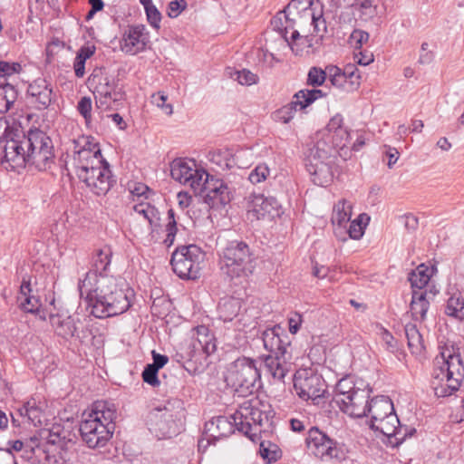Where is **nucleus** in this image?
Segmentation results:
<instances>
[{
  "instance_id": "obj_29",
  "label": "nucleus",
  "mask_w": 464,
  "mask_h": 464,
  "mask_svg": "<svg viewBox=\"0 0 464 464\" xmlns=\"http://www.w3.org/2000/svg\"><path fill=\"white\" fill-rule=\"evenodd\" d=\"M125 100V92L122 88L109 92L95 100V107L100 121L103 120V113L111 111H117Z\"/></svg>"
},
{
  "instance_id": "obj_59",
  "label": "nucleus",
  "mask_w": 464,
  "mask_h": 464,
  "mask_svg": "<svg viewBox=\"0 0 464 464\" xmlns=\"http://www.w3.org/2000/svg\"><path fill=\"white\" fill-rule=\"evenodd\" d=\"M145 13L149 24L156 30H159L160 28V22L162 18L160 12L155 5H153L145 10Z\"/></svg>"
},
{
  "instance_id": "obj_14",
  "label": "nucleus",
  "mask_w": 464,
  "mask_h": 464,
  "mask_svg": "<svg viewBox=\"0 0 464 464\" xmlns=\"http://www.w3.org/2000/svg\"><path fill=\"white\" fill-rule=\"evenodd\" d=\"M114 425L104 424L97 417V413H89L80 424L82 440L91 449L103 447L111 438Z\"/></svg>"
},
{
  "instance_id": "obj_20",
  "label": "nucleus",
  "mask_w": 464,
  "mask_h": 464,
  "mask_svg": "<svg viewBox=\"0 0 464 464\" xmlns=\"http://www.w3.org/2000/svg\"><path fill=\"white\" fill-rule=\"evenodd\" d=\"M77 177L97 196L106 195L114 183L109 165L90 171L83 170Z\"/></svg>"
},
{
  "instance_id": "obj_54",
  "label": "nucleus",
  "mask_w": 464,
  "mask_h": 464,
  "mask_svg": "<svg viewBox=\"0 0 464 464\" xmlns=\"http://www.w3.org/2000/svg\"><path fill=\"white\" fill-rule=\"evenodd\" d=\"M270 174V170L266 164H258L249 174L248 179L252 184H257L265 181Z\"/></svg>"
},
{
  "instance_id": "obj_56",
  "label": "nucleus",
  "mask_w": 464,
  "mask_h": 464,
  "mask_svg": "<svg viewBox=\"0 0 464 464\" xmlns=\"http://www.w3.org/2000/svg\"><path fill=\"white\" fill-rule=\"evenodd\" d=\"M369 34L361 29H354L351 35L349 42L355 50H361L362 45L369 41Z\"/></svg>"
},
{
  "instance_id": "obj_49",
  "label": "nucleus",
  "mask_w": 464,
  "mask_h": 464,
  "mask_svg": "<svg viewBox=\"0 0 464 464\" xmlns=\"http://www.w3.org/2000/svg\"><path fill=\"white\" fill-rule=\"evenodd\" d=\"M327 77L328 66L325 68V70H323L319 67H312L308 72L307 84L314 87L321 86L325 82Z\"/></svg>"
},
{
  "instance_id": "obj_42",
  "label": "nucleus",
  "mask_w": 464,
  "mask_h": 464,
  "mask_svg": "<svg viewBox=\"0 0 464 464\" xmlns=\"http://www.w3.org/2000/svg\"><path fill=\"white\" fill-rule=\"evenodd\" d=\"M328 78L334 86L343 89L347 92L357 90L350 89L351 86L349 79L342 72V69L335 65L328 66Z\"/></svg>"
},
{
  "instance_id": "obj_17",
  "label": "nucleus",
  "mask_w": 464,
  "mask_h": 464,
  "mask_svg": "<svg viewBox=\"0 0 464 464\" xmlns=\"http://www.w3.org/2000/svg\"><path fill=\"white\" fill-rule=\"evenodd\" d=\"M324 96H325V93L319 89L301 90L294 95L291 102L275 112V118L279 121L288 123L294 118L297 110L305 109Z\"/></svg>"
},
{
  "instance_id": "obj_13",
  "label": "nucleus",
  "mask_w": 464,
  "mask_h": 464,
  "mask_svg": "<svg viewBox=\"0 0 464 464\" xmlns=\"http://www.w3.org/2000/svg\"><path fill=\"white\" fill-rule=\"evenodd\" d=\"M178 411L174 405L168 401L152 409L148 415V425L151 432H155L159 438H170L179 432L177 421Z\"/></svg>"
},
{
  "instance_id": "obj_2",
  "label": "nucleus",
  "mask_w": 464,
  "mask_h": 464,
  "mask_svg": "<svg viewBox=\"0 0 464 464\" xmlns=\"http://www.w3.org/2000/svg\"><path fill=\"white\" fill-rule=\"evenodd\" d=\"M349 136L341 114L333 116L326 127L316 133V140L305 158L306 170L315 185L325 187L332 181L331 158L335 156L338 149L346 146Z\"/></svg>"
},
{
  "instance_id": "obj_1",
  "label": "nucleus",
  "mask_w": 464,
  "mask_h": 464,
  "mask_svg": "<svg viewBox=\"0 0 464 464\" xmlns=\"http://www.w3.org/2000/svg\"><path fill=\"white\" fill-rule=\"evenodd\" d=\"M78 289L90 314L100 319L124 314L135 300L133 289L120 285L113 276L86 273L84 278L79 280Z\"/></svg>"
},
{
  "instance_id": "obj_26",
  "label": "nucleus",
  "mask_w": 464,
  "mask_h": 464,
  "mask_svg": "<svg viewBox=\"0 0 464 464\" xmlns=\"http://www.w3.org/2000/svg\"><path fill=\"white\" fill-rule=\"evenodd\" d=\"M394 411L392 400L384 395L377 396L370 401L366 417H370L369 424H375Z\"/></svg>"
},
{
  "instance_id": "obj_63",
  "label": "nucleus",
  "mask_w": 464,
  "mask_h": 464,
  "mask_svg": "<svg viewBox=\"0 0 464 464\" xmlns=\"http://www.w3.org/2000/svg\"><path fill=\"white\" fill-rule=\"evenodd\" d=\"M353 60L356 63L360 65H368L373 62L374 56L373 53L368 50H359L358 53H354Z\"/></svg>"
},
{
  "instance_id": "obj_32",
  "label": "nucleus",
  "mask_w": 464,
  "mask_h": 464,
  "mask_svg": "<svg viewBox=\"0 0 464 464\" xmlns=\"http://www.w3.org/2000/svg\"><path fill=\"white\" fill-rule=\"evenodd\" d=\"M236 425L234 420H229L228 418L225 416H218L213 418L211 420L208 421L205 425V429L207 432H212L210 436L214 440H217L220 438L227 437L229 434L234 432V429Z\"/></svg>"
},
{
  "instance_id": "obj_16",
  "label": "nucleus",
  "mask_w": 464,
  "mask_h": 464,
  "mask_svg": "<svg viewBox=\"0 0 464 464\" xmlns=\"http://www.w3.org/2000/svg\"><path fill=\"white\" fill-rule=\"evenodd\" d=\"M204 192V202L211 208H220L228 204L232 199V190L227 184L220 179L206 174L202 191Z\"/></svg>"
},
{
  "instance_id": "obj_57",
  "label": "nucleus",
  "mask_w": 464,
  "mask_h": 464,
  "mask_svg": "<svg viewBox=\"0 0 464 464\" xmlns=\"http://www.w3.org/2000/svg\"><path fill=\"white\" fill-rule=\"evenodd\" d=\"M358 387L354 386L353 382L352 381L351 378H343L338 382L336 385V392H338V394L336 395L335 398L346 397V395H348L350 392H353Z\"/></svg>"
},
{
  "instance_id": "obj_47",
  "label": "nucleus",
  "mask_w": 464,
  "mask_h": 464,
  "mask_svg": "<svg viewBox=\"0 0 464 464\" xmlns=\"http://www.w3.org/2000/svg\"><path fill=\"white\" fill-rule=\"evenodd\" d=\"M21 131L22 129L20 125L14 122L10 125L5 117H0V140L5 141V145L11 140H15L13 134H16Z\"/></svg>"
},
{
  "instance_id": "obj_37",
  "label": "nucleus",
  "mask_w": 464,
  "mask_h": 464,
  "mask_svg": "<svg viewBox=\"0 0 464 464\" xmlns=\"http://www.w3.org/2000/svg\"><path fill=\"white\" fill-rule=\"evenodd\" d=\"M299 5L310 6L312 5V1L292 0L284 11L277 13L276 15L272 19L271 24L274 28L277 30H286L289 26L288 14L291 12V9H297Z\"/></svg>"
},
{
  "instance_id": "obj_21",
  "label": "nucleus",
  "mask_w": 464,
  "mask_h": 464,
  "mask_svg": "<svg viewBox=\"0 0 464 464\" xmlns=\"http://www.w3.org/2000/svg\"><path fill=\"white\" fill-rule=\"evenodd\" d=\"M27 96L35 109L44 110L53 100L52 84L44 78H38L28 85Z\"/></svg>"
},
{
  "instance_id": "obj_23",
  "label": "nucleus",
  "mask_w": 464,
  "mask_h": 464,
  "mask_svg": "<svg viewBox=\"0 0 464 464\" xmlns=\"http://www.w3.org/2000/svg\"><path fill=\"white\" fill-rule=\"evenodd\" d=\"M461 381L462 380L434 370L431 388L438 398H445L459 391Z\"/></svg>"
},
{
  "instance_id": "obj_35",
  "label": "nucleus",
  "mask_w": 464,
  "mask_h": 464,
  "mask_svg": "<svg viewBox=\"0 0 464 464\" xmlns=\"http://www.w3.org/2000/svg\"><path fill=\"white\" fill-rule=\"evenodd\" d=\"M431 274L432 269L430 266L424 264L418 266L417 268L409 275V281L411 282L412 291H428L426 287L428 286Z\"/></svg>"
},
{
  "instance_id": "obj_4",
  "label": "nucleus",
  "mask_w": 464,
  "mask_h": 464,
  "mask_svg": "<svg viewBox=\"0 0 464 464\" xmlns=\"http://www.w3.org/2000/svg\"><path fill=\"white\" fill-rule=\"evenodd\" d=\"M270 353L260 358L274 378L283 380L292 368V354L288 350H269ZM259 361L247 357L238 358L227 369L225 380L236 391L253 393L260 386Z\"/></svg>"
},
{
  "instance_id": "obj_28",
  "label": "nucleus",
  "mask_w": 464,
  "mask_h": 464,
  "mask_svg": "<svg viewBox=\"0 0 464 464\" xmlns=\"http://www.w3.org/2000/svg\"><path fill=\"white\" fill-rule=\"evenodd\" d=\"M112 257V250L110 246H103L96 248L92 253L91 256V269L87 273H94L96 276H106Z\"/></svg>"
},
{
  "instance_id": "obj_61",
  "label": "nucleus",
  "mask_w": 464,
  "mask_h": 464,
  "mask_svg": "<svg viewBox=\"0 0 464 464\" xmlns=\"http://www.w3.org/2000/svg\"><path fill=\"white\" fill-rule=\"evenodd\" d=\"M187 8L186 0H174L169 4L167 14L169 17H178Z\"/></svg>"
},
{
  "instance_id": "obj_7",
  "label": "nucleus",
  "mask_w": 464,
  "mask_h": 464,
  "mask_svg": "<svg viewBox=\"0 0 464 464\" xmlns=\"http://www.w3.org/2000/svg\"><path fill=\"white\" fill-rule=\"evenodd\" d=\"M260 406L264 405L257 399L245 401L230 417L237 430L250 439L260 432L262 427L268 425L273 417L271 411L262 410Z\"/></svg>"
},
{
  "instance_id": "obj_50",
  "label": "nucleus",
  "mask_w": 464,
  "mask_h": 464,
  "mask_svg": "<svg viewBox=\"0 0 464 464\" xmlns=\"http://www.w3.org/2000/svg\"><path fill=\"white\" fill-rule=\"evenodd\" d=\"M90 413H97V417L104 424L114 425L113 420L116 419V411L106 407L105 404H98Z\"/></svg>"
},
{
  "instance_id": "obj_39",
  "label": "nucleus",
  "mask_w": 464,
  "mask_h": 464,
  "mask_svg": "<svg viewBox=\"0 0 464 464\" xmlns=\"http://www.w3.org/2000/svg\"><path fill=\"white\" fill-rule=\"evenodd\" d=\"M218 315L224 322L232 321L240 311V302L237 298L223 299L218 306Z\"/></svg>"
},
{
  "instance_id": "obj_24",
  "label": "nucleus",
  "mask_w": 464,
  "mask_h": 464,
  "mask_svg": "<svg viewBox=\"0 0 464 464\" xmlns=\"http://www.w3.org/2000/svg\"><path fill=\"white\" fill-rule=\"evenodd\" d=\"M440 356L442 366L435 370L462 380L464 377V366L459 353H455L454 350H442Z\"/></svg>"
},
{
  "instance_id": "obj_58",
  "label": "nucleus",
  "mask_w": 464,
  "mask_h": 464,
  "mask_svg": "<svg viewBox=\"0 0 464 464\" xmlns=\"http://www.w3.org/2000/svg\"><path fill=\"white\" fill-rule=\"evenodd\" d=\"M158 372L159 370L156 367L148 363L142 372L143 381L151 386H158L160 384Z\"/></svg>"
},
{
  "instance_id": "obj_27",
  "label": "nucleus",
  "mask_w": 464,
  "mask_h": 464,
  "mask_svg": "<svg viewBox=\"0 0 464 464\" xmlns=\"http://www.w3.org/2000/svg\"><path fill=\"white\" fill-rule=\"evenodd\" d=\"M188 336L190 348H217L215 334L205 324L193 327Z\"/></svg>"
},
{
  "instance_id": "obj_25",
  "label": "nucleus",
  "mask_w": 464,
  "mask_h": 464,
  "mask_svg": "<svg viewBox=\"0 0 464 464\" xmlns=\"http://www.w3.org/2000/svg\"><path fill=\"white\" fill-rule=\"evenodd\" d=\"M370 428L376 431H380L387 437H395L397 444L402 443L407 438L406 433L402 437H400L402 431V426L401 425L398 416L394 411L375 424H371Z\"/></svg>"
},
{
  "instance_id": "obj_38",
  "label": "nucleus",
  "mask_w": 464,
  "mask_h": 464,
  "mask_svg": "<svg viewBox=\"0 0 464 464\" xmlns=\"http://www.w3.org/2000/svg\"><path fill=\"white\" fill-rule=\"evenodd\" d=\"M352 208V204L346 199L339 200L334 206L331 218L332 223L334 225L336 224L339 227L344 226L351 219Z\"/></svg>"
},
{
  "instance_id": "obj_22",
  "label": "nucleus",
  "mask_w": 464,
  "mask_h": 464,
  "mask_svg": "<svg viewBox=\"0 0 464 464\" xmlns=\"http://www.w3.org/2000/svg\"><path fill=\"white\" fill-rule=\"evenodd\" d=\"M88 86L94 95V100L121 88L102 68H95L92 71L88 78Z\"/></svg>"
},
{
  "instance_id": "obj_51",
  "label": "nucleus",
  "mask_w": 464,
  "mask_h": 464,
  "mask_svg": "<svg viewBox=\"0 0 464 464\" xmlns=\"http://www.w3.org/2000/svg\"><path fill=\"white\" fill-rule=\"evenodd\" d=\"M168 95L163 92H158L150 96V102L160 108L166 115L170 116L173 113V106L168 103Z\"/></svg>"
},
{
  "instance_id": "obj_44",
  "label": "nucleus",
  "mask_w": 464,
  "mask_h": 464,
  "mask_svg": "<svg viewBox=\"0 0 464 464\" xmlns=\"http://www.w3.org/2000/svg\"><path fill=\"white\" fill-rule=\"evenodd\" d=\"M280 330L281 328L279 326H276L266 329L263 333L262 340L264 348H285V345L279 336Z\"/></svg>"
},
{
  "instance_id": "obj_31",
  "label": "nucleus",
  "mask_w": 464,
  "mask_h": 464,
  "mask_svg": "<svg viewBox=\"0 0 464 464\" xmlns=\"http://www.w3.org/2000/svg\"><path fill=\"white\" fill-rule=\"evenodd\" d=\"M18 411L20 416L26 418L28 422L35 427L41 426L43 422L46 420L44 404L37 402L34 398L24 403V405L19 408Z\"/></svg>"
},
{
  "instance_id": "obj_60",
  "label": "nucleus",
  "mask_w": 464,
  "mask_h": 464,
  "mask_svg": "<svg viewBox=\"0 0 464 464\" xmlns=\"http://www.w3.org/2000/svg\"><path fill=\"white\" fill-rule=\"evenodd\" d=\"M292 43L291 49L293 52L298 53L303 51L302 48H299L300 45L306 44L307 47L311 46V44L308 40V36H301L298 31H294L292 33Z\"/></svg>"
},
{
  "instance_id": "obj_5",
  "label": "nucleus",
  "mask_w": 464,
  "mask_h": 464,
  "mask_svg": "<svg viewBox=\"0 0 464 464\" xmlns=\"http://www.w3.org/2000/svg\"><path fill=\"white\" fill-rule=\"evenodd\" d=\"M69 432L59 424L41 428L28 441L9 442L12 450L22 452L21 457L42 464H64L70 448L74 444Z\"/></svg>"
},
{
  "instance_id": "obj_45",
  "label": "nucleus",
  "mask_w": 464,
  "mask_h": 464,
  "mask_svg": "<svg viewBox=\"0 0 464 464\" xmlns=\"http://www.w3.org/2000/svg\"><path fill=\"white\" fill-rule=\"evenodd\" d=\"M228 72L230 77L237 81L241 85L250 86L253 84H256L259 81V77L257 74L252 72L248 69H242L238 71H233L229 69Z\"/></svg>"
},
{
  "instance_id": "obj_10",
  "label": "nucleus",
  "mask_w": 464,
  "mask_h": 464,
  "mask_svg": "<svg viewBox=\"0 0 464 464\" xmlns=\"http://www.w3.org/2000/svg\"><path fill=\"white\" fill-rule=\"evenodd\" d=\"M305 443L310 453L323 461H341L346 458L344 445L330 438L317 427H312L308 430Z\"/></svg>"
},
{
  "instance_id": "obj_46",
  "label": "nucleus",
  "mask_w": 464,
  "mask_h": 464,
  "mask_svg": "<svg viewBox=\"0 0 464 464\" xmlns=\"http://www.w3.org/2000/svg\"><path fill=\"white\" fill-rule=\"evenodd\" d=\"M370 218L367 214H360L357 218L353 220L348 228L349 237L353 239H360L363 234L365 227Z\"/></svg>"
},
{
  "instance_id": "obj_43",
  "label": "nucleus",
  "mask_w": 464,
  "mask_h": 464,
  "mask_svg": "<svg viewBox=\"0 0 464 464\" xmlns=\"http://www.w3.org/2000/svg\"><path fill=\"white\" fill-rule=\"evenodd\" d=\"M77 111L80 115L84 119L85 125L87 127H92L93 121H100V118H94L92 116V101L91 97L83 96L82 97L77 103Z\"/></svg>"
},
{
  "instance_id": "obj_12",
  "label": "nucleus",
  "mask_w": 464,
  "mask_h": 464,
  "mask_svg": "<svg viewBox=\"0 0 464 464\" xmlns=\"http://www.w3.org/2000/svg\"><path fill=\"white\" fill-rule=\"evenodd\" d=\"M207 173L192 159L179 158L170 163L171 178L180 184L190 188L195 194L201 193L203 179Z\"/></svg>"
},
{
  "instance_id": "obj_53",
  "label": "nucleus",
  "mask_w": 464,
  "mask_h": 464,
  "mask_svg": "<svg viewBox=\"0 0 464 464\" xmlns=\"http://www.w3.org/2000/svg\"><path fill=\"white\" fill-rule=\"evenodd\" d=\"M22 66L19 63L0 61V82H7L6 76L20 72Z\"/></svg>"
},
{
  "instance_id": "obj_33",
  "label": "nucleus",
  "mask_w": 464,
  "mask_h": 464,
  "mask_svg": "<svg viewBox=\"0 0 464 464\" xmlns=\"http://www.w3.org/2000/svg\"><path fill=\"white\" fill-rule=\"evenodd\" d=\"M430 306L428 291H412L411 313L413 320L423 321Z\"/></svg>"
},
{
  "instance_id": "obj_64",
  "label": "nucleus",
  "mask_w": 464,
  "mask_h": 464,
  "mask_svg": "<svg viewBox=\"0 0 464 464\" xmlns=\"http://www.w3.org/2000/svg\"><path fill=\"white\" fill-rule=\"evenodd\" d=\"M303 323V317L302 314L298 312H294L290 314L288 317V328L289 332L293 334H296Z\"/></svg>"
},
{
  "instance_id": "obj_18",
  "label": "nucleus",
  "mask_w": 464,
  "mask_h": 464,
  "mask_svg": "<svg viewBox=\"0 0 464 464\" xmlns=\"http://www.w3.org/2000/svg\"><path fill=\"white\" fill-rule=\"evenodd\" d=\"M372 389L367 385L365 388H357L346 397L335 398L334 401L341 411L353 418H362L367 415L369 399Z\"/></svg>"
},
{
  "instance_id": "obj_3",
  "label": "nucleus",
  "mask_w": 464,
  "mask_h": 464,
  "mask_svg": "<svg viewBox=\"0 0 464 464\" xmlns=\"http://www.w3.org/2000/svg\"><path fill=\"white\" fill-rule=\"evenodd\" d=\"M15 140H11L4 145L2 164L6 169L14 170L26 164L34 166L39 171L51 169L54 162V153L52 140L43 130L31 129L25 134L23 130L13 134Z\"/></svg>"
},
{
  "instance_id": "obj_40",
  "label": "nucleus",
  "mask_w": 464,
  "mask_h": 464,
  "mask_svg": "<svg viewBox=\"0 0 464 464\" xmlns=\"http://www.w3.org/2000/svg\"><path fill=\"white\" fill-rule=\"evenodd\" d=\"M444 313L459 321L464 319V297L460 293L453 294L447 300Z\"/></svg>"
},
{
  "instance_id": "obj_41",
  "label": "nucleus",
  "mask_w": 464,
  "mask_h": 464,
  "mask_svg": "<svg viewBox=\"0 0 464 464\" xmlns=\"http://www.w3.org/2000/svg\"><path fill=\"white\" fill-rule=\"evenodd\" d=\"M17 99V91L8 82H0V113H5Z\"/></svg>"
},
{
  "instance_id": "obj_36",
  "label": "nucleus",
  "mask_w": 464,
  "mask_h": 464,
  "mask_svg": "<svg viewBox=\"0 0 464 464\" xmlns=\"http://www.w3.org/2000/svg\"><path fill=\"white\" fill-rule=\"evenodd\" d=\"M51 321L58 336L65 340L73 337L76 326L74 320L71 316L62 317L55 315L52 316Z\"/></svg>"
},
{
  "instance_id": "obj_48",
  "label": "nucleus",
  "mask_w": 464,
  "mask_h": 464,
  "mask_svg": "<svg viewBox=\"0 0 464 464\" xmlns=\"http://www.w3.org/2000/svg\"><path fill=\"white\" fill-rule=\"evenodd\" d=\"M166 237L163 239V243L167 246H170L175 240V237L178 231L177 221L175 219V213L173 209L168 211V223L165 226Z\"/></svg>"
},
{
  "instance_id": "obj_30",
  "label": "nucleus",
  "mask_w": 464,
  "mask_h": 464,
  "mask_svg": "<svg viewBox=\"0 0 464 464\" xmlns=\"http://www.w3.org/2000/svg\"><path fill=\"white\" fill-rule=\"evenodd\" d=\"M17 300L20 307L27 313L38 312L39 308L42 306L39 297L33 294L30 280L24 277L20 285Z\"/></svg>"
},
{
  "instance_id": "obj_62",
  "label": "nucleus",
  "mask_w": 464,
  "mask_h": 464,
  "mask_svg": "<svg viewBox=\"0 0 464 464\" xmlns=\"http://www.w3.org/2000/svg\"><path fill=\"white\" fill-rule=\"evenodd\" d=\"M353 6L358 9L365 16H372L374 14L372 0H353Z\"/></svg>"
},
{
  "instance_id": "obj_8",
  "label": "nucleus",
  "mask_w": 464,
  "mask_h": 464,
  "mask_svg": "<svg viewBox=\"0 0 464 464\" xmlns=\"http://www.w3.org/2000/svg\"><path fill=\"white\" fill-rule=\"evenodd\" d=\"M205 257V252L196 245L180 246L172 253L170 265L179 277L195 280L200 276Z\"/></svg>"
},
{
  "instance_id": "obj_55",
  "label": "nucleus",
  "mask_w": 464,
  "mask_h": 464,
  "mask_svg": "<svg viewBox=\"0 0 464 464\" xmlns=\"http://www.w3.org/2000/svg\"><path fill=\"white\" fill-rule=\"evenodd\" d=\"M304 13L311 17L314 31L316 34L324 33L326 31V22L323 17L322 12L316 14L311 8H304Z\"/></svg>"
},
{
  "instance_id": "obj_52",
  "label": "nucleus",
  "mask_w": 464,
  "mask_h": 464,
  "mask_svg": "<svg viewBox=\"0 0 464 464\" xmlns=\"http://www.w3.org/2000/svg\"><path fill=\"white\" fill-rule=\"evenodd\" d=\"M342 72L349 79L350 89H358L361 84V74L354 64H347L342 69Z\"/></svg>"
},
{
  "instance_id": "obj_6",
  "label": "nucleus",
  "mask_w": 464,
  "mask_h": 464,
  "mask_svg": "<svg viewBox=\"0 0 464 464\" xmlns=\"http://www.w3.org/2000/svg\"><path fill=\"white\" fill-rule=\"evenodd\" d=\"M221 271L231 279L246 278L255 270V256L244 241H230L219 255Z\"/></svg>"
},
{
  "instance_id": "obj_15",
  "label": "nucleus",
  "mask_w": 464,
  "mask_h": 464,
  "mask_svg": "<svg viewBox=\"0 0 464 464\" xmlns=\"http://www.w3.org/2000/svg\"><path fill=\"white\" fill-rule=\"evenodd\" d=\"M283 213L281 205L273 197L252 193L246 198V218L251 222L260 219H275Z\"/></svg>"
},
{
  "instance_id": "obj_11",
  "label": "nucleus",
  "mask_w": 464,
  "mask_h": 464,
  "mask_svg": "<svg viewBox=\"0 0 464 464\" xmlns=\"http://www.w3.org/2000/svg\"><path fill=\"white\" fill-rule=\"evenodd\" d=\"M326 388L323 377L312 369H300L295 373L294 390L304 401L311 400L314 404H318L326 392Z\"/></svg>"
},
{
  "instance_id": "obj_19",
  "label": "nucleus",
  "mask_w": 464,
  "mask_h": 464,
  "mask_svg": "<svg viewBox=\"0 0 464 464\" xmlns=\"http://www.w3.org/2000/svg\"><path fill=\"white\" fill-rule=\"evenodd\" d=\"M150 44V34L145 25H128L122 33L120 48L126 54L135 55L143 52Z\"/></svg>"
},
{
  "instance_id": "obj_34",
  "label": "nucleus",
  "mask_w": 464,
  "mask_h": 464,
  "mask_svg": "<svg viewBox=\"0 0 464 464\" xmlns=\"http://www.w3.org/2000/svg\"><path fill=\"white\" fill-rule=\"evenodd\" d=\"M132 208L138 215L142 216L149 222L151 227V237L153 238L160 221L158 209L150 202L144 200L136 202Z\"/></svg>"
},
{
  "instance_id": "obj_9",
  "label": "nucleus",
  "mask_w": 464,
  "mask_h": 464,
  "mask_svg": "<svg viewBox=\"0 0 464 464\" xmlns=\"http://www.w3.org/2000/svg\"><path fill=\"white\" fill-rule=\"evenodd\" d=\"M73 164L77 176L83 170L90 171L109 165L102 158L100 145L93 137L80 136L73 140Z\"/></svg>"
}]
</instances>
